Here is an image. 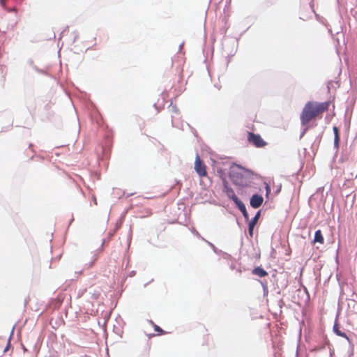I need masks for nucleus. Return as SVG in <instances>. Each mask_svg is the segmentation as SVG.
<instances>
[{"mask_svg": "<svg viewBox=\"0 0 357 357\" xmlns=\"http://www.w3.org/2000/svg\"><path fill=\"white\" fill-rule=\"evenodd\" d=\"M266 195H268L271 192V188L268 184L266 185Z\"/></svg>", "mask_w": 357, "mask_h": 357, "instance_id": "15", "label": "nucleus"}, {"mask_svg": "<svg viewBox=\"0 0 357 357\" xmlns=\"http://www.w3.org/2000/svg\"><path fill=\"white\" fill-rule=\"evenodd\" d=\"M224 192L227 195V196L232 199L234 203L236 202L239 199L236 196L234 191L232 188L228 186V184L225 182L224 183Z\"/></svg>", "mask_w": 357, "mask_h": 357, "instance_id": "5", "label": "nucleus"}, {"mask_svg": "<svg viewBox=\"0 0 357 357\" xmlns=\"http://www.w3.org/2000/svg\"><path fill=\"white\" fill-rule=\"evenodd\" d=\"M333 132H334V135H335L334 136V146L337 149L339 147V144H340V140L338 128L336 126H334Z\"/></svg>", "mask_w": 357, "mask_h": 357, "instance_id": "9", "label": "nucleus"}, {"mask_svg": "<svg viewBox=\"0 0 357 357\" xmlns=\"http://www.w3.org/2000/svg\"><path fill=\"white\" fill-rule=\"evenodd\" d=\"M333 331L334 333L338 335V336H340V337H344L346 339H348V337L347 335H346L345 333H342L340 330V325L338 323H335L333 326Z\"/></svg>", "mask_w": 357, "mask_h": 357, "instance_id": "11", "label": "nucleus"}, {"mask_svg": "<svg viewBox=\"0 0 357 357\" xmlns=\"http://www.w3.org/2000/svg\"><path fill=\"white\" fill-rule=\"evenodd\" d=\"M257 224V222L255 220H251V221L249 222V227H248V233L250 237H252L253 236V230L255 225Z\"/></svg>", "mask_w": 357, "mask_h": 357, "instance_id": "12", "label": "nucleus"}, {"mask_svg": "<svg viewBox=\"0 0 357 357\" xmlns=\"http://www.w3.org/2000/svg\"><path fill=\"white\" fill-rule=\"evenodd\" d=\"M252 274L263 278L266 276L268 273L261 267H256L252 270Z\"/></svg>", "mask_w": 357, "mask_h": 357, "instance_id": "8", "label": "nucleus"}, {"mask_svg": "<svg viewBox=\"0 0 357 357\" xmlns=\"http://www.w3.org/2000/svg\"><path fill=\"white\" fill-rule=\"evenodd\" d=\"M263 197L261 195H254L250 199V205L254 208H259L263 203Z\"/></svg>", "mask_w": 357, "mask_h": 357, "instance_id": "6", "label": "nucleus"}, {"mask_svg": "<svg viewBox=\"0 0 357 357\" xmlns=\"http://www.w3.org/2000/svg\"><path fill=\"white\" fill-rule=\"evenodd\" d=\"M195 170L199 177H206L207 176L206 166L200 159L199 154L196 155Z\"/></svg>", "mask_w": 357, "mask_h": 357, "instance_id": "4", "label": "nucleus"}, {"mask_svg": "<svg viewBox=\"0 0 357 357\" xmlns=\"http://www.w3.org/2000/svg\"><path fill=\"white\" fill-rule=\"evenodd\" d=\"M248 142L257 148H263L266 146L267 143L262 139L260 135L255 134L252 132L247 133Z\"/></svg>", "mask_w": 357, "mask_h": 357, "instance_id": "3", "label": "nucleus"}, {"mask_svg": "<svg viewBox=\"0 0 357 357\" xmlns=\"http://www.w3.org/2000/svg\"><path fill=\"white\" fill-rule=\"evenodd\" d=\"M154 329L155 331L160 333V334H164L165 332L162 329H161L158 326L154 325Z\"/></svg>", "mask_w": 357, "mask_h": 357, "instance_id": "13", "label": "nucleus"}, {"mask_svg": "<svg viewBox=\"0 0 357 357\" xmlns=\"http://www.w3.org/2000/svg\"><path fill=\"white\" fill-rule=\"evenodd\" d=\"M319 243L320 244H323L324 243V238L322 235L321 230L316 231L314 234V238L313 241V243Z\"/></svg>", "mask_w": 357, "mask_h": 357, "instance_id": "7", "label": "nucleus"}, {"mask_svg": "<svg viewBox=\"0 0 357 357\" xmlns=\"http://www.w3.org/2000/svg\"><path fill=\"white\" fill-rule=\"evenodd\" d=\"M330 105L331 101L323 102L308 101L306 102L300 115L301 125L307 126L311 121L321 119L322 114L328 110Z\"/></svg>", "mask_w": 357, "mask_h": 357, "instance_id": "1", "label": "nucleus"}, {"mask_svg": "<svg viewBox=\"0 0 357 357\" xmlns=\"http://www.w3.org/2000/svg\"><path fill=\"white\" fill-rule=\"evenodd\" d=\"M259 215H260V211H258L257 213V214L255 215V216L252 219V220H255V222H257L259 218Z\"/></svg>", "mask_w": 357, "mask_h": 357, "instance_id": "14", "label": "nucleus"}, {"mask_svg": "<svg viewBox=\"0 0 357 357\" xmlns=\"http://www.w3.org/2000/svg\"><path fill=\"white\" fill-rule=\"evenodd\" d=\"M252 175V174L250 171L245 169L240 165H236L231 170L230 177L235 185L245 187L248 185Z\"/></svg>", "mask_w": 357, "mask_h": 357, "instance_id": "2", "label": "nucleus"}, {"mask_svg": "<svg viewBox=\"0 0 357 357\" xmlns=\"http://www.w3.org/2000/svg\"><path fill=\"white\" fill-rule=\"evenodd\" d=\"M235 204H236V206H238L239 210L242 212L245 218L248 219V214L247 213L246 208H245L244 204L240 199H238L236 202H235Z\"/></svg>", "mask_w": 357, "mask_h": 357, "instance_id": "10", "label": "nucleus"}]
</instances>
